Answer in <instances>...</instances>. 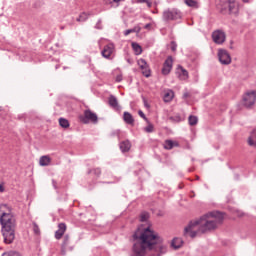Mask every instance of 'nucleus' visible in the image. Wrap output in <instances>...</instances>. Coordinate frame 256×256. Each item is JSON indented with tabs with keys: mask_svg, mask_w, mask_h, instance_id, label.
Returning <instances> with one entry per match:
<instances>
[{
	"mask_svg": "<svg viewBox=\"0 0 256 256\" xmlns=\"http://www.w3.org/2000/svg\"><path fill=\"white\" fill-rule=\"evenodd\" d=\"M225 219V214L220 211L209 212L198 220L190 221L187 227L184 228V235L187 237L189 235L191 239H195L199 233H211L215 231Z\"/></svg>",
	"mask_w": 256,
	"mask_h": 256,
	"instance_id": "nucleus-1",
	"label": "nucleus"
},
{
	"mask_svg": "<svg viewBox=\"0 0 256 256\" xmlns=\"http://www.w3.org/2000/svg\"><path fill=\"white\" fill-rule=\"evenodd\" d=\"M0 225H2V236L6 245H11L15 241V229L17 223L15 217L11 213H3L0 217Z\"/></svg>",
	"mask_w": 256,
	"mask_h": 256,
	"instance_id": "nucleus-2",
	"label": "nucleus"
},
{
	"mask_svg": "<svg viewBox=\"0 0 256 256\" xmlns=\"http://www.w3.org/2000/svg\"><path fill=\"white\" fill-rule=\"evenodd\" d=\"M162 19L163 21L169 22V21H179L183 19V13L181 10L177 8H168L163 11L162 13Z\"/></svg>",
	"mask_w": 256,
	"mask_h": 256,
	"instance_id": "nucleus-3",
	"label": "nucleus"
},
{
	"mask_svg": "<svg viewBox=\"0 0 256 256\" xmlns=\"http://www.w3.org/2000/svg\"><path fill=\"white\" fill-rule=\"evenodd\" d=\"M80 123L88 125V123H93L94 125L99 122V117L91 109L84 110V114L79 116Z\"/></svg>",
	"mask_w": 256,
	"mask_h": 256,
	"instance_id": "nucleus-4",
	"label": "nucleus"
},
{
	"mask_svg": "<svg viewBox=\"0 0 256 256\" xmlns=\"http://www.w3.org/2000/svg\"><path fill=\"white\" fill-rule=\"evenodd\" d=\"M113 53H115V44L113 43L105 45L103 50L101 51V55L102 57H104V59H112Z\"/></svg>",
	"mask_w": 256,
	"mask_h": 256,
	"instance_id": "nucleus-5",
	"label": "nucleus"
},
{
	"mask_svg": "<svg viewBox=\"0 0 256 256\" xmlns=\"http://www.w3.org/2000/svg\"><path fill=\"white\" fill-rule=\"evenodd\" d=\"M227 36L225 35V32L222 30H216L212 33V39L216 45H223L225 43V39Z\"/></svg>",
	"mask_w": 256,
	"mask_h": 256,
	"instance_id": "nucleus-6",
	"label": "nucleus"
},
{
	"mask_svg": "<svg viewBox=\"0 0 256 256\" xmlns=\"http://www.w3.org/2000/svg\"><path fill=\"white\" fill-rule=\"evenodd\" d=\"M244 105L245 107H252V105H255L256 101V90H252L245 94L244 98Z\"/></svg>",
	"mask_w": 256,
	"mask_h": 256,
	"instance_id": "nucleus-7",
	"label": "nucleus"
},
{
	"mask_svg": "<svg viewBox=\"0 0 256 256\" xmlns=\"http://www.w3.org/2000/svg\"><path fill=\"white\" fill-rule=\"evenodd\" d=\"M71 243V237L69 234L64 235L63 242L61 245V255H66L67 254V249L69 251H73V246H69Z\"/></svg>",
	"mask_w": 256,
	"mask_h": 256,
	"instance_id": "nucleus-8",
	"label": "nucleus"
},
{
	"mask_svg": "<svg viewBox=\"0 0 256 256\" xmlns=\"http://www.w3.org/2000/svg\"><path fill=\"white\" fill-rule=\"evenodd\" d=\"M218 59L222 65H230L231 63V55L227 50H219Z\"/></svg>",
	"mask_w": 256,
	"mask_h": 256,
	"instance_id": "nucleus-9",
	"label": "nucleus"
},
{
	"mask_svg": "<svg viewBox=\"0 0 256 256\" xmlns=\"http://www.w3.org/2000/svg\"><path fill=\"white\" fill-rule=\"evenodd\" d=\"M138 66L140 67L142 75H144V77H151V70L149 69V65L147 64V61H145V59H139Z\"/></svg>",
	"mask_w": 256,
	"mask_h": 256,
	"instance_id": "nucleus-10",
	"label": "nucleus"
},
{
	"mask_svg": "<svg viewBox=\"0 0 256 256\" xmlns=\"http://www.w3.org/2000/svg\"><path fill=\"white\" fill-rule=\"evenodd\" d=\"M173 69V56H168L162 68V75H169Z\"/></svg>",
	"mask_w": 256,
	"mask_h": 256,
	"instance_id": "nucleus-11",
	"label": "nucleus"
},
{
	"mask_svg": "<svg viewBox=\"0 0 256 256\" xmlns=\"http://www.w3.org/2000/svg\"><path fill=\"white\" fill-rule=\"evenodd\" d=\"M65 231H67V224L59 223L58 230L55 232V239H57L58 241L62 239L65 235Z\"/></svg>",
	"mask_w": 256,
	"mask_h": 256,
	"instance_id": "nucleus-12",
	"label": "nucleus"
},
{
	"mask_svg": "<svg viewBox=\"0 0 256 256\" xmlns=\"http://www.w3.org/2000/svg\"><path fill=\"white\" fill-rule=\"evenodd\" d=\"M122 153H129L131 151V142L129 140H124L119 144Z\"/></svg>",
	"mask_w": 256,
	"mask_h": 256,
	"instance_id": "nucleus-13",
	"label": "nucleus"
},
{
	"mask_svg": "<svg viewBox=\"0 0 256 256\" xmlns=\"http://www.w3.org/2000/svg\"><path fill=\"white\" fill-rule=\"evenodd\" d=\"M177 69L180 71L179 79H181V81H187V79H189V72L181 65H179Z\"/></svg>",
	"mask_w": 256,
	"mask_h": 256,
	"instance_id": "nucleus-14",
	"label": "nucleus"
},
{
	"mask_svg": "<svg viewBox=\"0 0 256 256\" xmlns=\"http://www.w3.org/2000/svg\"><path fill=\"white\" fill-rule=\"evenodd\" d=\"M123 121L127 125H135V118H133V115L129 112H124L123 114Z\"/></svg>",
	"mask_w": 256,
	"mask_h": 256,
	"instance_id": "nucleus-15",
	"label": "nucleus"
},
{
	"mask_svg": "<svg viewBox=\"0 0 256 256\" xmlns=\"http://www.w3.org/2000/svg\"><path fill=\"white\" fill-rule=\"evenodd\" d=\"M226 7L229 9V13H237V3L235 0H226Z\"/></svg>",
	"mask_w": 256,
	"mask_h": 256,
	"instance_id": "nucleus-16",
	"label": "nucleus"
},
{
	"mask_svg": "<svg viewBox=\"0 0 256 256\" xmlns=\"http://www.w3.org/2000/svg\"><path fill=\"white\" fill-rule=\"evenodd\" d=\"M39 165L41 167H49V165H51V157L47 155L40 157Z\"/></svg>",
	"mask_w": 256,
	"mask_h": 256,
	"instance_id": "nucleus-17",
	"label": "nucleus"
},
{
	"mask_svg": "<svg viewBox=\"0 0 256 256\" xmlns=\"http://www.w3.org/2000/svg\"><path fill=\"white\" fill-rule=\"evenodd\" d=\"M108 103L112 109H119V101H117V97L114 95L109 96Z\"/></svg>",
	"mask_w": 256,
	"mask_h": 256,
	"instance_id": "nucleus-18",
	"label": "nucleus"
},
{
	"mask_svg": "<svg viewBox=\"0 0 256 256\" xmlns=\"http://www.w3.org/2000/svg\"><path fill=\"white\" fill-rule=\"evenodd\" d=\"M171 245L174 249H181L183 246V240L181 238H174Z\"/></svg>",
	"mask_w": 256,
	"mask_h": 256,
	"instance_id": "nucleus-19",
	"label": "nucleus"
},
{
	"mask_svg": "<svg viewBox=\"0 0 256 256\" xmlns=\"http://www.w3.org/2000/svg\"><path fill=\"white\" fill-rule=\"evenodd\" d=\"M253 139H256V128L251 132V135L248 138V144L250 147H256V141Z\"/></svg>",
	"mask_w": 256,
	"mask_h": 256,
	"instance_id": "nucleus-20",
	"label": "nucleus"
},
{
	"mask_svg": "<svg viewBox=\"0 0 256 256\" xmlns=\"http://www.w3.org/2000/svg\"><path fill=\"white\" fill-rule=\"evenodd\" d=\"M179 144L176 142H173L172 140H166L164 142V149H167L168 151L173 149L174 147H177Z\"/></svg>",
	"mask_w": 256,
	"mask_h": 256,
	"instance_id": "nucleus-21",
	"label": "nucleus"
},
{
	"mask_svg": "<svg viewBox=\"0 0 256 256\" xmlns=\"http://www.w3.org/2000/svg\"><path fill=\"white\" fill-rule=\"evenodd\" d=\"M59 125L62 127V129H69L70 127L69 120L65 118H59Z\"/></svg>",
	"mask_w": 256,
	"mask_h": 256,
	"instance_id": "nucleus-22",
	"label": "nucleus"
},
{
	"mask_svg": "<svg viewBox=\"0 0 256 256\" xmlns=\"http://www.w3.org/2000/svg\"><path fill=\"white\" fill-rule=\"evenodd\" d=\"M188 123L191 127H195L199 123V118L197 116L190 115L188 118Z\"/></svg>",
	"mask_w": 256,
	"mask_h": 256,
	"instance_id": "nucleus-23",
	"label": "nucleus"
},
{
	"mask_svg": "<svg viewBox=\"0 0 256 256\" xmlns=\"http://www.w3.org/2000/svg\"><path fill=\"white\" fill-rule=\"evenodd\" d=\"M131 33H141V27L139 26H136L132 29H128L126 31H124V35L127 36V35H131Z\"/></svg>",
	"mask_w": 256,
	"mask_h": 256,
	"instance_id": "nucleus-24",
	"label": "nucleus"
},
{
	"mask_svg": "<svg viewBox=\"0 0 256 256\" xmlns=\"http://www.w3.org/2000/svg\"><path fill=\"white\" fill-rule=\"evenodd\" d=\"M132 49L135 51L136 55H141V53H143V48H141V45L135 42L132 43Z\"/></svg>",
	"mask_w": 256,
	"mask_h": 256,
	"instance_id": "nucleus-25",
	"label": "nucleus"
},
{
	"mask_svg": "<svg viewBox=\"0 0 256 256\" xmlns=\"http://www.w3.org/2000/svg\"><path fill=\"white\" fill-rule=\"evenodd\" d=\"M184 3L188 7H194V9H197L199 7V3L195 0H184Z\"/></svg>",
	"mask_w": 256,
	"mask_h": 256,
	"instance_id": "nucleus-26",
	"label": "nucleus"
},
{
	"mask_svg": "<svg viewBox=\"0 0 256 256\" xmlns=\"http://www.w3.org/2000/svg\"><path fill=\"white\" fill-rule=\"evenodd\" d=\"M164 101L165 103H170V101H173V91L166 92L164 94Z\"/></svg>",
	"mask_w": 256,
	"mask_h": 256,
	"instance_id": "nucleus-27",
	"label": "nucleus"
},
{
	"mask_svg": "<svg viewBox=\"0 0 256 256\" xmlns=\"http://www.w3.org/2000/svg\"><path fill=\"white\" fill-rule=\"evenodd\" d=\"M32 229H33V233L34 235H41V229L39 228V225L36 224V222L32 223Z\"/></svg>",
	"mask_w": 256,
	"mask_h": 256,
	"instance_id": "nucleus-28",
	"label": "nucleus"
},
{
	"mask_svg": "<svg viewBox=\"0 0 256 256\" xmlns=\"http://www.w3.org/2000/svg\"><path fill=\"white\" fill-rule=\"evenodd\" d=\"M169 121H171L172 123H181V121H183V118L179 115L171 116L169 117Z\"/></svg>",
	"mask_w": 256,
	"mask_h": 256,
	"instance_id": "nucleus-29",
	"label": "nucleus"
},
{
	"mask_svg": "<svg viewBox=\"0 0 256 256\" xmlns=\"http://www.w3.org/2000/svg\"><path fill=\"white\" fill-rule=\"evenodd\" d=\"M91 173H94L96 177H99L101 175V168H94L88 170V175H91Z\"/></svg>",
	"mask_w": 256,
	"mask_h": 256,
	"instance_id": "nucleus-30",
	"label": "nucleus"
},
{
	"mask_svg": "<svg viewBox=\"0 0 256 256\" xmlns=\"http://www.w3.org/2000/svg\"><path fill=\"white\" fill-rule=\"evenodd\" d=\"M144 131L146 133H153V131H155V126H153L151 123H148V125L144 128Z\"/></svg>",
	"mask_w": 256,
	"mask_h": 256,
	"instance_id": "nucleus-31",
	"label": "nucleus"
},
{
	"mask_svg": "<svg viewBox=\"0 0 256 256\" xmlns=\"http://www.w3.org/2000/svg\"><path fill=\"white\" fill-rule=\"evenodd\" d=\"M88 18H89V16L87 15V13L83 12L79 15V17L76 19V21H78V22L82 21L83 22Z\"/></svg>",
	"mask_w": 256,
	"mask_h": 256,
	"instance_id": "nucleus-32",
	"label": "nucleus"
},
{
	"mask_svg": "<svg viewBox=\"0 0 256 256\" xmlns=\"http://www.w3.org/2000/svg\"><path fill=\"white\" fill-rule=\"evenodd\" d=\"M147 219H149V213L143 212V213L140 215V221H141V223H145V221H147Z\"/></svg>",
	"mask_w": 256,
	"mask_h": 256,
	"instance_id": "nucleus-33",
	"label": "nucleus"
},
{
	"mask_svg": "<svg viewBox=\"0 0 256 256\" xmlns=\"http://www.w3.org/2000/svg\"><path fill=\"white\" fill-rule=\"evenodd\" d=\"M171 51L173 52L177 51V43L175 41L171 42Z\"/></svg>",
	"mask_w": 256,
	"mask_h": 256,
	"instance_id": "nucleus-34",
	"label": "nucleus"
},
{
	"mask_svg": "<svg viewBox=\"0 0 256 256\" xmlns=\"http://www.w3.org/2000/svg\"><path fill=\"white\" fill-rule=\"evenodd\" d=\"M138 115H139L142 119H144V121H149V120L147 119V116H145V113H143L141 110L138 111Z\"/></svg>",
	"mask_w": 256,
	"mask_h": 256,
	"instance_id": "nucleus-35",
	"label": "nucleus"
},
{
	"mask_svg": "<svg viewBox=\"0 0 256 256\" xmlns=\"http://www.w3.org/2000/svg\"><path fill=\"white\" fill-rule=\"evenodd\" d=\"M190 97H191V93L186 91V92H184L182 99H189Z\"/></svg>",
	"mask_w": 256,
	"mask_h": 256,
	"instance_id": "nucleus-36",
	"label": "nucleus"
},
{
	"mask_svg": "<svg viewBox=\"0 0 256 256\" xmlns=\"http://www.w3.org/2000/svg\"><path fill=\"white\" fill-rule=\"evenodd\" d=\"M146 5L149 9H151V7H153V3H151V1L147 0Z\"/></svg>",
	"mask_w": 256,
	"mask_h": 256,
	"instance_id": "nucleus-37",
	"label": "nucleus"
},
{
	"mask_svg": "<svg viewBox=\"0 0 256 256\" xmlns=\"http://www.w3.org/2000/svg\"><path fill=\"white\" fill-rule=\"evenodd\" d=\"M116 81H117L118 83H121V81H123V77H122V76H117V77H116Z\"/></svg>",
	"mask_w": 256,
	"mask_h": 256,
	"instance_id": "nucleus-38",
	"label": "nucleus"
},
{
	"mask_svg": "<svg viewBox=\"0 0 256 256\" xmlns=\"http://www.w3.org/2000/svg\"><path fill=\"white\" fill-rule=\"evenodd\" d=\"M5 192V187H3V183L0 184V193H4Z\"/></svg>",
	"mask_w": 256,
	"mask_h": 256,
	"instance_id": "nucleus-39",
	"label": "nucleus"
},
{
	"mask_svg": "<svg viewBox=\"0 0 256 256\" xmlns=\"http://www.w3.org/2000/svg\"><path fill=\"white\" fill-rule=\"evenodd\" d=\"M144 29H151V23H148V24H146L145 26H144Z\"/></svg>",
	"mask_w": 256,
	"mask_h": 256,
	"instance_id": "nucleus-40",
	"label": "nucleus"
},
{
	"mask_svg": "<svg viewBox=\"0 0 256 256\" xmlns=\"http://www.w3.org/2000/svg\"><path fill=\"white\" fill-rule=\"evenodd\" d=\"M54 189H57V182L55 180L52 181Z\"/></svg>",
	"mask_w": 256,
	"mask_h": 256,
	"instance_id": "nucleus-41",
	"label": "nucleus"
},
{
	"mask_svg": "<svg viewBox=\"0 0 256 256\" xmlns=\"http://www.w3.org/2000/svg\"><path fill=\"white\" fill-rule=\"evenodd\" d=\"M147 0H138V3H146Z\"/></svg>",
	"mask_w": 256,
	"mask_h": 256,
	"instance_id": "nucleus-42",
	"label": "nucleus"
},
{
	"mask_svg": "<svg viewBox=\"0 0 256 256\" xmlns=\"http://www.w3.org/2000/svg\"><path fill=\"white\" fill-rule=\"evenodd\" d=\"M145 107H147V109H149V104H147V101L144 102Z\"/></svg>",
	"mask_w": 256,
	"mask_h": 256,
	"instance_id": "nucleus-43",
	"label": "nucleus"
},
{
	"mask_svg": "<svg viewBox=\"0 0 256 256\" xmlns=\"http://www.w3.org/2000/svg\"><path fill=\"white\" fill-rule=\"evenodd\" d=\"M120 1H123V0H113L114 3H120Z\"/></svg>",
	"mask_w": 256,
	"mask_h": 256,
	"instance_id": "nucleus-44",
	"label": "nucleus"
},
{
	"mask_svg": "<svg viewBox=\"0 0 256 256\" xmlns=\"http://www.w3.org/2000/svg\"><path fill=\"white\" fill-rule=\"evenodd\" d=\"M243 3H249V0H242Z\"/></svg>",
	"mask_w": 256,
	"mask_h": 256,
	"instance_id": "nucleus-45",
	"label": "nucleus"
},
{
	"mask_svg": "<svg viewBox=\"0 0 256 256\" xmlns=\"http://www.w3.org/2000/svg\"><path fill=\"white\" fill-rule=\"evenodd\" d=\"M99 25H100V23H97V25H96V29H99Z\"/></svg>",
	"mask_w": 256,
	"mask_h": 256,
	"instance_id": "nucleus-46",
	"label": "nucleus"
},
{
	"mask_svg": "<svg viewBox=\"0 0 256 256\" xmlns=\"http://www.w3.org/2000/svg\"><path fill=\"white\" fill-rule=\"evenodd\" d=\"M3 111V107L0 106V112Z\"/></svg>",
	"mask_w": 256,
	"mask_h": 256,
	"instance_id": "nucleus-47",
	"label": "nucleus"
},
{
	"mask_svg": "<svg viewBox=\"0 0 256 256\" xmlns=\"http://www.w3.org/2000/svg\"><path fill=\"white\" fill-rule=\"evenodd\" d=\"M98 23H100V24H101V20H99V21H98Z\"/></svg>",
	"mask_w": 256,
	"mask_h": 256,
	"instance_id": "nucleus-48",
	"label": "nucleus"
}]
</instances>
